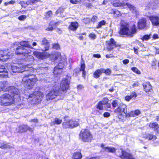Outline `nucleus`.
<instances>
[{
    "instance_id": "1",
    "label": "nucleus",
    "mask_w": 159,
    "mask_h": 159,
    "mask_svg": "<svg viewBox=\"0 0 159 159\" xmlns=\"http://www.w3.org/2000/svg\"><path fill=\"white\" fill-rule=\"evenodd\" d=\"M11 69L14 73L24 72L25 75L22 81L24 87L27 89H32L38 80L35 75L32 74L34 71L32 67H27L25 68L19 64H14L11 65Z\"/></svg>"
},
{
    "instance_id": "2",
    "label": "nucleus",
    "mask_w": 159,
    "mask_h": 159,
    "mask_svg": "<svg viewBox=\"0 0 159 159\" xmlns=\"http://www.w3.org/2000/svg\"><path fill=\"white\" fill-rule=\"evenodd\" d=\"M70 77L66 76L62 81L60 89L59 87L55 86L46 96V99L49 100L55 98L57 97L60 93L61 94H64L66 93V91L69 88L70 80Z\"/></svg>"
},
{
    "instance_id": "3",
    "label": "nucleus",
    "mask_w": 159,
    "mask_h": 159,
    "mask_svg": "<svg viewBox=\"0 0 159 159\" xmlns=\"http://www.w3.org/2000/svg\"><path fill=\"white\" fill-rule=\"evenodd\" d=\"M136 32L135 25H133L130 30L129 29V25L126 23L121 24L119 33L121 35H125L128 37H132Z\"/></svg>"
},
{
    "instance_id": "4",
    "label": "nucleus",
    "mask_w": 159,
    "mask_h": 159,
    "mask_svg": "<svg viewBox=\"0 0 159 159\" xmlns=\"http://www.w3.org/2000/svg\"><path fill=\"white\" fill-rule=\"evenodd\" d=\"M14 103V97L9 93H5L0 97V105L3 106H9Z\"/></svg>"
},
{
    "instance_id": "5",
    "label": "nucleus",
    "mask_w": 159,
    "mask_h": 159,
    "mask_svg": "<svg viewBox=\"0 0 159 159\" xmlns=\"http://www.w3.org/2000/svg\"><path fill=\"white\" fill-rule=\"evenodd\" d=\"M26 98L30 99V100L34 102V103H39L43 97V93L39 91H35L33 93L29 94H26Z\"/></svg>"
},
{
    "instance_id": "6",
    "label": "nucleus",
    "mask_w": 159,
    "mask_h": 159,
    "mask_svg": "<svg viewBox=\"0 0 159 159\" xmlns=\"http://www.w3.org/2000/svg\"><path fill=\"white\" fill-rule=\"evenodd\" d=\"M80 138L84 142H90L93 139V136L88 129H82L80 134Z\"/></svg>"
},
{
    "instance_id": "7",
    "label": "nucleus",
    "mask_w": 159,
    "mask_h": 159,
    "mask_svg": "<svg viewBox=\"0 0 159 159\" xmlns=\"http://www.w3.org/2000/svg\"><path fill=\"white\" fill-rule=\"evenodd\" d=\"M55 60H58L60 62L58 63L57 65L55 67V71H56L57 69H62L64 66L66 64V57H64L62 58L61 57L60 53H58L55 55Z\"/></svg>"
},
{
    "instance_id": "8",
    "label": "nucleus",
    "mask_w": 159,
    "mask_h": 159,
    "mask_svg": "<svg viewBox=\"0 0 159 159\" xmlns=\"http://www.w3.org/2000/svg\"><path fill=\"white\" fill-rule=\"evenodd\" d=\"M114 112L117 113H118L119 115V118L122 119V113L125 114L126 115L127 113V108L126 106L124 104H121L120 106L116 108L114 111Z\"/></svg>"
},
{
    "instance_id": "9",
    "label": "nucleus",
    "mask_w": 159,
    "mask_h": 159,
    "mask_svg": "<svg viewBox=\"0 0 159 159\" xmlns=\"http://www.w3.org/2000/svg\"><path fill=\"white\" fill-rule=\"evenodd\" d=\"M6 88H7V91H9V93L11 94V95L14 98V97L16 95L17 97H19V90L14 86H10L7 84V86Z\"/></svg>"
},
{
    "instance_id": "10",
    "label": "nucleus",
    "mask_w": 159,
    "mask_h": 159,
    "mask_svg": "<svg viewBox=\"0 0 159 159\" xmlns=\"http://www.w3.org/2000/svg\"><path fill=\"white\" fill-rule=\"evenodd\" d=\"M31 52L29 49H25L20 46H18L16 48V54L25 56L26 54H29Z\"/></svg>"
},
{
    "instance_id": "11",
    "label": "nucleus",
    "mask_w": 159,
    "mask_h": 159,
    "mask_svg": "<svg viewBox=\"0 0 159 159\" xmlns=\"http://www.w3.org/2000/svg\"><path fill=\"white\" fill-rule=\"evenodd\" d=\"M12 56L11 53L8 51L0 50V60L5 61L11 58Z\"/></svg>"
},
{
    "instance_id": "12",
    "label": "nucleus",
    "mask_w": 159,
    "mask_h": 159,
    "mask_svg": "<svg viewBox=\"0 0 159 159\" xmlns=\"http://www.w3.org/2000/svg\"><path fill=\"white\" fill-rule=\"evenodd\" d=\"M113 5L114 7H118L119 6H122L124 7L125 6H127L129 9V10L135 13V14L137 13V11L136 8L130 4L126 3V5H125L123 3L116 2L115 3H113Z\"/></svg>"
},
{
    "instance_id": "13",
    "label": "nucleus",
    "mask_w": 159,
    "mask_h": 159,
    "mask_svg": "<svg viewBox=\"0 0 159 159\" xmlns=\"http://www.w3.org/2000/svg\"><path fill=\"white\" fill-rule=\"evenodd\" d=\"M41 49L43 51H46L48 50L49 43L48 40L45 38H43L40 41Z\"/></svg>"
},
{
    "instance_id": "14",
    "label": "nucleus",
    "mask_w": 159,
    "mask_h": 159,
    "mask_svg": "<svg viewBox=\"0 0 159 159\" xmlns=\"http://www.w3.org/2000/svg\"><path fill=\"white\" fill-rule=\"evenodd\" d=\"M148 17L153 25L157 26L159 25V14L157 16H149Z\"/></svg>"
},
{
    "instance_id": "15",
    "label": "nucleus",
    "mask_w": 159,
    "mask_h": 159,
    "mask_svg": "<svg viewBox=\"0 0 159 159\" xmlns=\"http://www.w3.org/2000/svg\"><path fill=\"white\" fill-rule=\"evenodd\" d=\"M28 130L32 132L33 131V129L27 125H22L18 127V132L20 133L26 132Z\"/></svg>"
},
{
    "instance_id": "16",
    "label": "nucleus",
    "mask_w": 159,
    "mask_h": 159,
    "mask_svg": "<svg viewBox=\"0 0 159 159\" xmlns=\"http://www.w3.org/2000/svg\"><path fill=\"white\" fill-rule=\"evenodd\" d=\"M147 20L146 19L143 18L139 20L138 23V27L139 29H146Z\"/></svg>"
},
{
    "instance_id": "17",
    "label": "nucleus",
    "mask_w": 159,
    "mask_h": 159,
    "mask_svg": "<svg viewBox=\"0 0 159 159\" xmlns=\"http://www.w3.org/2000/svg\"><path fill=\"white\" fill-rule=\"evenodd\" d=\"M8 73L4 66L0 65V77H7Z\"/></svg>"
},
{
    "instance_id": "18",
    "label": "nucleus",
    "mask_w": 159,
    "mask_h": 159,
    "mask_svg": "<svg viewBox=\"0 0 159 159\" xmlns=\"http://www.w3.org/2000/svg\"><path fill=\"white\" fill-rule=\"evenodd\" d=\"M120 157L123 159H134L133 156L127 152L122 151Z\"/></svg>"
},
{
    "instance_id": "19",
    "label": "nucleus",
    "mask_w": 159,
    "mask_h": 159,
    "mask_svg": "<svg viewBox=\"0 0 159 159\" xmlns=\"http://www.w3.org/2000/svg\"><path fill=\"white\" fill-rule=\"evenodd\" d=\"M48 68L43 65H41L37 68V71L39 74H43L47 72Z\"/></svg>"
},
{
    "instance_id": "20",
    "label": "nucleus",
    "mask_w": 159,
    "mask_h": 159,
    "mask_svg": "<svg viewBox=\"0 0 159 159\" xmlns=\"http://www.w3.org/2000/svg\"><path fill=\"white\" fill-rule=\"evenodd\" d=\"M19 44L21 46L23 47L24 48L25 47L27 49H29V48H32L31 46L29 44L28 41H22L19 42H16L14 43V45L15 44L17 45Z\"/></svg>"
},
{
    "instance_id": "21",
    "label": "nucleus",
    "mask_w": 159,
    "mask_h": 159,
    "mask_svg": "<svg viewBox=\"0 0 159 159\" xmlns=\"http://www.w3.org/2000/svg\"><path fill=\"white\" fill-rule=\"evenodd\" d=\"M79 27L78 23L76 21L72 22L69 26V28L73 31H75Z\"/></svg>"
},
{
    "instance_id": "22",
    "label": "nucleus",
    "mask_w": 159,
    "mask_h": 159,
    "mask_svg": "<svg viewBox=\"0 0 159 159\" xmlns=\"http://www.w3.org/2000/svg\"><path fill=\"white\" fill-rule=\"evenodd\" d=\"M117 46V45L116 44V42L115 41L114 39L111 38L110 39V42L108 44L107 48L111 50Z\"/></svg>"
},
{
    "instance_id": "23",
    "label": "nucleus",
    "mask_w": 159,
    "mask_h": 159,
    "mask_svg": "<svg viewBox=\"0 0 159 159\" xmlns=\"http://www.w3.org/2000/svg\"><path fill=\"white\" fill-rule=\"evenodd\" d=\"M33 54L36 57L42 59H44L46 57L44 53L38 51H34L33 52Z\"/></svg>"
},
{
    "instance_id": "24",
    "label": "nucleus",
    "mask_w": 159,
    "mask_h": 159,
    "mask_svg": "<svg viewBox=\"0 0 159 159\" xmlns=\"http://www.w3.org/2000/svg\"><path fill=\"white\" fill-rule=\"evenodd\" d=\"M141 113L140 111L139 110L131 111L129 113L126 114V116L128 115L130 117H135L139 115Z\"/></svg>"
},
{
    "instance_id": "25",
    "label": "nucleus",
    "mask_w": 159,
    "mask_h": 159,
    "mask_svg": "<svg viewBox=\"0 0 159 159\" xmlns=\"http://www.w3.org/2000/svg\"><path fill=\"white\" fill-rule=\"evenodd\" d=\"M143 85L144 90L146 92L150 91L152 90V86L149 82L143 83Z\"/></svg>"
},
{
    "instance_id": "26",
    "label": "nucleus",
    "mask_w": 159,
    "mask_h": 159,
    "mask_svg": "<svg viewBox=\"0 0 159 159\" xmlns=\"http://www.w3.org/2000/svg\"><path fill=\"white\" fill-rule=\"evenodd\" d=\"M69 123L70 128L76 127L79 125V123L78 121L73 119L69 120Z\"/></svg>"
},
{
    "instance_id": "27",
    "label": "nucleus",
    "mask_w": 159,
    "mask_h": 159,
    "mask_svg": "<svg viewBox=\"0 0 159 159\" xmlns=\"http://www.w3.org/2000/svg\"><path fill=\"white\" fill-rule=\"evenodd\" d=\"M103 73V69H101L96 70L93 74V77L97 78H98L102 73Z\"/></svg>"
},
{
    "instance_id": "28",
    "label": "nucleus",
    "mask_w": 159,
    "mask_h": 159,
    "mask_svg": "<svg viewBox=\"0 0 159 159\" xmlns=\"http://www.w3.org/2000/svg\"><path fill=\"white\" fill-rule=\"evenodd\" d=\"M143 137L146 139H148L149 140H152V141L155 140L157 138V137L155 135L149 134H146Z\"/></svg>"
},
{
    "instance_id": "29",
    "label": "nucleus",
    "mask_w": 159,
    "mask_h": 159,
    "mask_svg": "<svg viewBox=\"0 0 159 159\" xmlns=\"http://www.w3.org/2000/svg\"><path fill=\"white\" fill-rule=\"evenodd\" d=\"M149 126L150 127L154 128V129L157 132L159 131V125L156 122L150 123L149 124Z\"/></svg>"
},
{
    "instance_id": "30",
    "label": "nucleus",
    "mask_w": 159,
    "mask_h": 159,
    "mask_svg": "<svg viewBox=\"0 0 159 159\" xmlns=\"http://www.w3.org/2000/svg\"><path fill=\"white\" fill-rule=\"evenodd\" d=\"M7 86V83L6 82H0V92L2 91H7V88H6Z\"/></svg>"
},
{
    "instance_id": "31",
    "label": "nucleus",
    "mask_w": 159,
    "mask_h": 159,
    "mask_svg": "<svg viewBox=\"0 0 159 159\" xmlns=\"http://www.w3.org/2000/svg\"><path fill=\"white\" fill-rule=\"evenodd\" d=\"M26 57L25 58V60L27 61H31L32 62L34 60V58L31 55H30L29 54H26L25 56Z\"/></svg>"
},
{
    "instance_id": "32",
    "label": "nucleus",
    "mask_w": 159,
    "mask_h": 159,
    "mask_svg": "<svg viewBox=\"0 0 159 159\" xmlns=\"http://www.w3.org/2000/svg\"><path fill=\"white\" fill-rule=\"evenodd\" d=\"M82 158V155L80 152H74L72 159H81Z\"/></svg>"
},
{
    "instance_id": "33",
    "label": "nucleus",
    "mask_w": 159,
    "mask_h": 159,
    "mask_svg": "<svg viewBox=\"0 0 159 159\" xmlns=\"http://www.w3.org/2000/svg\"><path fill=\"white\" fill-rule=\"evenodd\" d=\"M65 121L62 124V126L63 128L65 129L70 128V125L69 120L68 121L65 120Z\"/></svg>"
},
{
    "instance_id": "34",
    "label": "nucleus",
    "mask_w": 159,
    "mask_h": 159,
    "mask_svg": "<svg viewBox=\"0 0 159 159\" xmlns=\"http://www.w3.org/2000/svg\"><path fill=\"white\" fill-rule=\"evenodd\" d=\"M105 150L107 152L114 153L116 151L115 148L113 147H106L104 148Z\"/></svg>"
},
{
    "instance_id": "35",
    "label": "nucleus",
    "mask_w": 159,
    "mask_h": 159,
    "mask_svg": "<svg viewBox=\"0 0 159 159\" xmlns=\"http://www.w3.org/2000/svg\"><path fill=\"white\" fill-rule=\"evenodd\" d=\"M50 26H52L54 27L55 29L56 28L57 26H58L59 24V22H55L53 20H52L49 23Z\"/></svg>"
},
{
    "instance_id": "36",
    "label": "nucleus",
    "mask_w": 159,
    "mask_h": 159,
    "mask_svg": "<svg viewBox=\"0 0 159 159\" xmlns=\"http://www.w3.org/2000/svg\"><path fill=\"white\" fill-rule=\"evenodd\" d=\"M0 148L2 149L10 148L11 146L7 144L0 143Z\"/></svg>"
},
{
    "instance_id": "37",
    "label": "nucleus",
    "mask_w": 159,
    "mask_h": 159,
    "mask_svg": "<svg viewBox=\"0 0 159 159\" xmlns=\"http://www.w3.org/2000/svg\"><path fill=\"white\" fill-rule=\"evenodd\" d=\"M106 24V21L105 20H102L100 21L98 26L97 27V28H99L101 27L102 26Z\"/></svg>"
},
{
    "instance_id": "38",
    "label": "nucleus",
    "mask_w": 159,
    "mask_h": 159,
    "mask_svg": "<svg viewBox=\"0 0 159 159\" xmlns=\"http://www.w3.org/2000/svg\"><path fill=\"white\" fill-rule=\"evenodd\" d=\"M62 121V120L61 119H60L58 118H56L54 119V124L59 125L61 123Z\"/></svg>"
},
{
    "instance_id": "39",
    "label": "nucleus",
    "mask_w": 159,
    "mask_h": 159,
    "mask_svg": "<svg viewBox=\"0 0 159 159\" xmlns=\"http://www.w3.org/2000/svg\"><path fill=\"white\" fill-rule=\"evenodd\" d=\"M113 13L116 17H118L120 15V13L119 11L117 10L113 9Z\"/></svg>"
},
{
    "instance_id": "40",
    "label": "nucleus",
    "mask_w": 159,
    "mask_h": 159,
    "mask_svg": "<svg viewBox=\"0 0 159 159\" xmlns=\"http://www.w3.org/2000/svg\"><path fill=\"white\" fill-rule=\"evenodd\" d=\"M52 13L51 11H50L47 12L45 14V17L47 18H49L52 16Z\"/></svg>"
},
{
    "instance_id": "41",
    "label": "nucleus",
    "mask_w": 159,
    "mask_h": 159,
    "mask_svg": "<svg viewBox=\"0 0 159 159\" xmlns=\"http://www.w3.org/2000/svg\"><path fill=\"white\" fill-rule=\"evenodd\" d=\"M101 102H99L97 106V108L100 110H102L103 109V105L101 103Z\"/></svg>"
},
{
    "instance_id": "42",
    "label": "nucleus",
    "mask_w": 159,
    "mask_h": 159,
    "mask_svg": "<svg viewBox=\"0 0 159 159\" xmlns=\"http://www.w3.org/2000/svg\"><path fill=\"white\" fill-rule=\"evenodd\" d=\"M108 98H104L102 101H100V102H101V103L103 105H105L107 104L108 102Z\"/></svg>"
},
{
    "instance_id": "43",
    "label": "nucleus",
    "mask_w": 159,
    "mask_h": 159,
    "mask_svg": "<svg viewBox=\"0 0 159 159\" xmlns=\"http://www.w3.org/2000/svg\"><path fill=\"white\" fill-rule=\"evenodd\" d=\"M62 69H57L56 70V72H55V68H54V71H53V73L54 74H56L57 75H59L62 72V70H61Z\"/></svg>"
},
{
    "instance_id": "44",
    "label": "nucleus",
    "mask_w": 159,
    "mask_h": 159,
    "mask_svg": "<svg viewBox=\"0 0 159 159\" xmlns=\"http://www.w3.org/2000/svg\"><path fill=\"white\" fill-rule=\"evenodd\" d=\"M131 69L133 71L137 74H140L141 73L140 71L139 70H138V69L137 68L135 67H132L131 68Z\"/></svg>"
},
{
    "instance_id": "45",
    "label": "nucleus",
    "mask_w": 159,
    "mask_h": 159,
    "mask_svg": "<svg viewBox=\"0 0 159 159\" xmlns=\"http://www.w3.org/2000/svg\"><path fill=\"white\" fill-rule=\"evenodd\" d=\"M103 73H105V74L107 75H110L111 73V70L109 69H107L105 70L103 69Z\"/></svg>"
},
{
    "instance_id": "46",
    "label": "nucleus",
    "mask_w": 159,
    "mask_h": 159,
    "mask_svg": "<svg viewBox=\"0 0 159 159\" xmlns=\"http://www.w3.org/2000/svg\"><path fill=\"white\" fill-rule=\"evenodd\" d=\"M35 0H28L26 2V4L27 5H32L35 2Z\"/></svg>"
},
{
    "instance_id": "47",
    "label": "nucleus",
    "mask_w": 159,
    "mask_h": 159,
    "mask_svg": "<svg viewBox=\"0 0 159 159\" xmlns=\"http://www.w3.org/2000/svg\"><path fill=\"white\" fill-rule=\"evenodd\" d=\"M113 107H115L118 105V101L116 100H114L111 103Z\"/></svg>"
},
{
    "instance_id": "48",
    "label": "nucleus",
    "mask_w": 159,
    "mask_h": 159,
    "mask_svg": "<svg viewBox=\"0 0 159 159\" xmlns=\"http://www.w3.org/2000/svg\"><path fill=\"white\" fill-rule=\"evenodd\" d=\"M26 18V16L25 15H22L18 17V19L20 20L23 21L25 20Z\"/></svg>"
},
{
    "instance_id": "49",
    "label": "nucleus",
    "mask_w": 159,
    "mask_h": 159,
    "mask_svg": "<svg viewBox=\"0 0 159 159\" xmlns=\"http://www.w3.org/2000/svg\"><path fill=\"white\" fill-rule=\"evenodd\" d=\"M70 2L71 3L73 4H77L79 3L80 2H81V0H70Z\"/></svg>"
},
{
    "instance_id": "50",
    "label": "nucleus",
    "mask_w": 159,
    "mask_h": 159,
    "mask_svg": "<svg viewBox=\"0 0 159 159\" xmlns=\"http://www.w3.org/2000/svg\"><path fill=\"white\" fill-rule=\"evenodd\" d=\"M55 29V28L52 26H50L49 25L48 27L45 30L47 31H52Z\"/></svg>"
},
{
    "instance_id": "51",
    "label": "nucleus",
    "mask_w": 159,
    "mask_h": 159,
    "mask_svg": "<svg viewBox=\"0 0 159 159\" xmlns=\"http://www.w3.org/2000/svg\"><path fill=\"white\" fill-rule=\"evenodd\" d=\"M53 48L56 49L58 50L60 49V46L58 44L55 43L53 45Z\"/></svg>"
},
{
    "instance_id": "52",
    "label": "nucleus",
    "mask_w": 159,
    "mask_h": 159,
    "mask_svg": "<svg viewBox=\"0 0 159 159\" xmlns=\"http://www.w3.org/2000/svg\"><path fill=\"white\" fill-rule=\"evenodd\" d=\"M98 17L96 16H93L91 18V20L93 22H95L97 21Z\"/></svg>"
},
{
    "instance_id": "53",
    "label": "nucleus",
    "mask_w": 159,
    "mask_h": 159,
    "mask_svg": "<svg viewBox=\"0 0 159 159\" xmlns=\"http://www.w3.org/2000/svg\"><path fill=\"white\" fill-rule=\"evenodd\" d=\"M150 36L148 35H144L143 38V40H147L150 39Z\"/></svg>"
},
{
    "instance_id": "54",
    "label": "nucleus",
    "mask_w": 159,
    "mask_h": 159,
    "mask_svg": "<svg viewBox=\"0 0 159 159\" xmlns=\"http://www.w3.org/2000/svg\"><path fill=\"white\" fill-rule=\"evenodd\" d=\"M85 69V65L83 63L81 64L80 67V71H84Z\"/></svg>"
},
{
    "instance_id": "55",
    "label": "nucleus",
    "mask_w": 159,
    "mask_h": 159,
    "mask_svg": "<svg viewBox=\"0 0 159 159\" xmlns=\"http://www.w3.org/2000/svg\"><path fill=\"white\" fill-rule=\"evenodd\" d=\"M137 95L136 93L135 92H133L131 93L130 96L132 98L134 97V98L136 97H137Z\"/></svg>"
},
{
    "instance_id": "56",
    "label": "nucleus",
    "mask_w": 159,
    "mask_h": 159,
    "mask_svg": "<svg viewBox=\"0 0 159 159\" xmlns=\"http://www.w3.org/2000/svg\"><path fill=\"white\" fill-rule=\"evenodd\" d=\"M89 36L92 39H95L96 38V35L95 34L93 33H91L89 35Z\"/></svg>"
},
{
    "instance_id": "57",
    "label": "nucleus",
    "mask_w": 159,
    "mask_h": 159,
    "mask_svg": "<svg viewBox=\"0 0 159 159\" xmlns=\"http://www.w3.org/2000/svg\"><path fill=\"white\" fill-rule=\"evenodd\" d=\"M110 115L109 113L108 112H105L103 114V116L104 117H107L110 116Z\"/></svg>"
},
{
    "instance_id": "58",
    "label": "nucleus",
    "mask_w": 159,
    "mask_h": 159,
    "mask_svg": "<svg viewBox=\"0 0 159 159\" xmlns=\"http://www.w3.org/2000/svg\"><path fill=\"white\" fill-rule=\"evenodd\" d=\"M102 110H100L99 111V109L98 110V109H97V110H96V111L95 112V114L96 115H99L100 114H101L102 113Z\"/></svg>"
},
{
    "instance_id": "59",
    "label": "nucleus",
    "mask_w": 159,
    "mask_h": 159,
    "mask_svg": "<svg viewBox=\"0 0 159 159\" xmlns=\"http://www.w3.org/2000/svg\"><path fill=\"white\" fill-rule=\"evenodd\" d=\"M129 62V60L128 59H126L123 61V63L124 64L126 65Z\"/></svg>"
},
{
    "instance_id": "60",
    "label": "nucleus",
    "mask_w": 159,
    "mask_h": 159,
    "mask_svg": "<svg viewBox=\"0 0 159 159\" xmlns=\"http://www.w3.org/2000/svg\"><path fill=\"white\" fill-rule=\"evenodd\" d=\"M125 100L128 101L130 100L132 98H131L130 96H127L125 97Z\"/></svg>"
},
{
    "instance_id": "61",
    "label": "nucleus",
    "mask_w": 159,
    "mask_h": 159,
    "mask_svg": "<svg viewBox=\"0 0 159 159\" xmlns=\"http://www.w3.org/2000/svg\"><path fill=\"white\" fill-rule=\"evenodd\" d=\"M30 121L33 122L34 123H38V120L37 119H31Z\"/></svg>"
},
{
    "instance_id": "62",
    "label": "nucleus",
    "mask_w": 159,
    "mask_h": 159,
    "mask_svg": "<svg viewBox=\"0 0 159 159\" xmlns=\"http://www.w3.org/2000/svg\"><path fill=\"white\" fill-rule=\"evenodd\" d=\"M139 85V84L138 82H136L134 83L132 85V86L133 87H136L138 86Z\"/></svg>"
},
{
    "instance_id": "63",
    "label": "nucleus",
    "mask_w": 159,
    "mask_h": 159,
    "mask_svg": "<svg viewBox=\"0 0 159 159\" xmlns=\"http://www.w3.org/2000/svg\"><path fill=\"white\" fill-rule=\"evenodd\" d=\"M93 56L94 57H96L97 58H99L101 57V55L98 54H94Z\"/></svg>"
},
{
    "instance_id": "64",
    "label": "nucleus",
    "mask_w": 159,
    "mask_h": 159,
    "mask_svg": "<svg viewBox=\"0 0 159 159\" xmlns=\"http://www.w3.org/2000/svg\"><path fill=\"white\" fill-rule=\"evenodd\" d=\"M156 61L155 60H153L152 61L151 65L152 66L156 65Z\"/></svg>"
}]
</instances>
